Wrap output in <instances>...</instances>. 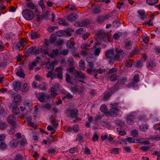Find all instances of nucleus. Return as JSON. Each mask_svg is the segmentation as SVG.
Masks as SVG:
<instances>
[{
    "instance_id": "1",
    "label": "nucleus",
    "mask_w": 160,
    "mask_h": 160,
    "mask_svg": "<svg viewBox=\"0 0 160 160\" xmlns=\"http://www.w3.org/2000/svg\"><path fill=\"white\" fill-rule=\"evenodd\" d=\"M54 62H52L50 64L47 65L46 67V69H50L51 71L48 72L46 74L47 77L48 78H51V79H53L58 78L60 79H62L63 78L62 71L63 69L62 67H57L55 70L54 72H52L54 68Z\"/></svg>"
},
{
    "instance_id": "2",
    "label": "nucleus",
    "mask_w": 160,
    "mask_h": 160,
    "mask_svg": "<svg viewBox=\"0 0 160 160\" xmlns=\"http://www.w3.org/2000/svg\"><path fill=\"white\" fill-rule=\"evenodd\" d=\"M22 14L24 18L28 20H32L35 17L34 12L28 8L23 10Z\"/></svg>"
},
{
    "instance_id": "3",
    "label": "nucleus",
    "mask_w": 160,
    "mask_h": 160,
    "mask_svg": "<svg viewBox=\"0 0 160 160\" xmlns=\"http://www.w3.org/2000/svg\"><path fill=\"white\" fill-rule=\"evenodd\" d=\"M67 114L69 117L74 118L78 115V111L77 109L75 108L68 109L67 111Z\"/></svg>"
},
{
    "instance_id": "4",
    "label": "nucleus",
    "mask_w": 160,
    "mask_h": 160,
    "mask_svg": "<svg viewBox=\"0 0 160 160\" xmlns=\"http://www.w3.org/2000/svg\"><path fill=\"white\" fill-rule=\"evenodd\" d=\"M119 111L116 108H112L109 112L106 113L105 116L107 117L110 116L112 117H115L118 114Z\"/></svg>"
},
{
    "instance_id": "5",
    "label": "nucleus",
    "mask_w": 160,
    "mask_h": 160,
    "mask_svg": "<svg viewBox=\"0 0 160 160\" xmlns=\"http://www.w3.org/2000/svg\"><path fill=\"white\" fill-rule=\"evenodd\" d=\"M110 17V15L109 14H107L104 16L100 15L97 18L96 21L99 24H102L105 20L108 18Z\"/></svg>"
},
{
    "instance_id": "6",
    "label": "nucleus",
    "mask_w": 160,
    "mask_h": 160,
    "mask_svg": "<svg viewBox=\"0 0 160 160\" xmlns=\"http://www.w3.org/2000/svg\"><path fill=\"white\" fill-rule=\"evenodd\" d=\"M157 63L154 60H150L147 62V67L151 70L154 69L157 66Z\"/></svg>"
},
{
    "instance_id": "7",
    "label": "nucleus",
    "mask_w": 160,
    "mask_h": 160,
    "mask_svg": "<svg viewBox=\"0 0 160 160\" xmlns=\"http://www.w3.org/2000/svg\"><path fill=\"white\" fill-rule=\"evenodd\" d=\"M138 18L140 20H143L146 18L147 15L145 13V11L143 10H139L137 11Z\"/></svg>"
},
{
    "instance_id": "8",
    "label": "nucleus",
    "mask_w": 160,
    "mask_h": 160,
    "mask_svg": "<svg viewBox=\"0 0 160 160\" xmlns=\"http://www.w3.org/2000/svg\"><path fill=\"white\" fill-rule=\"evenodd\" d=\"M114 54V50L113 49H108L105 52V58L106 59L111 60Z\"/></svg>"
},
{
    "instance_id": "9",
    "label": "nucleus",
    "mask_w": 160,
    "mask_h": 160,
    "mask_svg": "<svg viewBox=\"0 0 160 160\" xmlns=\"http://www.w3.org/2000/svg\"><path fill=\"white\" fill-rule=\"evenodd\" d=\"M5 136L4 135H0V148L1 149L5 150L6 148L4 139Z\"/></svg>"
},
{
    "instance_id": "10",
    "label": "nucleus",
    "mask_w": 160,
    "mask_h": 160,
    "mask_svg": "<svg viewBox=\"0 0 160 160\" xmlns=\"http://www.w3.org/2000/svg\"><path fill=\"white\" fill-rule=\"evenodd\" d=\"M90 23V21L87 19H85L83 20L82 22H76L74 25L76 27H84L86 25H88Z\"/></svg>"
},
{
    "instance_id": "11",
    "label": "nucleus",
    "mask_w": 160,
    "mask_h": 160,
    "mask_svg": "<svg viewBox=\"0 0 160 160\" xmlns=\"http://www.w3.org/2000/svg\"><path fill=\"white\" fill-rule=\"evenodd\" d=\"M67 46L73 52H75L76 48L75 47V44L74 43L70 40H68L67 43Z\"/></svg>"
},
{
    "instance_id": "12",
    "label": "nucleus",
    "mask_w": 160,
    "mask_h": 160,
    "mask_svg": "<svg viewBox=\"0 0 160 160\" xmlns=\"http://www.w3.org/2000/svg\"><path fill=\"white\" fill-rule=\"evenodd\" d=\"M19 143V140L18 139H13L10 141L9 145L10 146L13 148L17 147Z\"/></svg>"
},
{
    "instance_id": "13",
    "label": "nucleus",
    "mask_w": 160,
    "mask_h": 160,
    "mask_svg": "<svg viewBox=\"0 0 160 160\" xmlns=\"http://www.w3.org/2000/svg\"><path fill=\"white\" fill-rule=\"evenodd\" d=\"M100 10V7L98 5H93L91 8V12L94 14L99 13Z\"/></svg>"
},
{
    "instance_id": "14",
    "label": "nucleus",
    "mask_w": 160,
    "mask_h": 160,
    "mask_svg": "<svg viewBox=\"0 0 160 160\" xmlns=\"http://www.w3.org/2000/svg\"><path fill=\"white\" fill-rule=\"evenodd\" d=\"M120 58V55L118 54H116L113 55L112 58L111 60H109L108 63L112 65L114 62L115 61H118L119 60Z\"/></svg>"
},
{
    "instance_id": "15",
    "label": "nucleus",
    "mask_w": 160,
    "mask_h": 160,
    "mask_svg": "<svg viewBox=\"0 0 160 160\" xmlns=\"http://www.w3.org/2000/svg\"><path fill=\"white\" fill-rule=\"evenodd\" d=\"M134 117L133 115H130L127 117L126 122L128 124L132 125L134 123Z\"/></svg>"
},
{
    "instance_id": "16",
    "label": "nucleus",
    "mask_w": 160,
    "mask_h": 160,
    "mask_svg": "<svg viewBox=\"0 0 160 160\" xmlns=\"http://www.w3.org/2000/svg\"><path fill=\"white\" fill-rule=\"evenodd\" d=\"M103 72V70L101 68L98 69H93L92 70V73H94L93 76L95 78H98L97 76L98 73H102Z\"/></svg>"
},
{
    "instance_id": "17",
    "label": "nucleus",
    "mask_w": 160,
    "mask_h": 160,
    "mask_svg": "<svg viewBox=\"0 0 160 160\" xmlns=\"http://www.w3.org/2000/svg\"><path fill=\"white\" fill-rule=\"evenodd\" d=\"M74 77L77 79H84L85 78V74L82 72L77 71L74 76Z\"/></svg>"
},
{
    "instance_id": "18",
    "label": "nucleus",
    "mask_w": 160,
    "mask_h": 160,
    "mask_svg": "<svg viewBox=\"0 0 160 160\" xmlns=\"http://www.w3.org/2000/svg\"><path fill=\"white\" fill-rule=\"evenodd\" d=\"M16 75L19 77L22 78H24L25 77V74L23 69L22 68L19 69L17 70L16 72Z\"/></svg>"
},
{
    "instance_id": "19",
    "label": "nucleus",
    "mask_w": 160,
    "mask_h": 160,
    "mask_svg": "<svg viewBox=\"0 0 160 160\" xmlns=\"http://www.w3.org/2000/svg\"><path fill=\"white\" fill-rule=\"evenodd\" d=\"M36 47L35 46H31L30 47H27V48L26 52L28 53H30L32 55H34L35 49Z\"/></svg>"
},
{
    "instance_id": "20",
    "label": "nucleus",
    "mask_w": 160,
    "mask_h": 160,
    "mask_svg": "<svg viewBox=\"0 0 160 160\" xmlns=\"http://www.w3.org/2000/svg\"><path fill=\"white\" fill-rule=\"evenodd\" d=\"M19 140V142L21 146H24L26 145L28 142L24 136H22V137Z\"/></svg>"
},
{
    "instance_id": "21",
    "label": "nucleus",
    "mask_w": 160,
    "mask_h": 160,
    "mask_svg": "<svg viewBox=\"0 0 160 160\" xmlns=\"http://www.w3.org/2000/svg\"><path fill=\"white\" fill-rule=\"evenodd\" d=\"M39 96L38 99L41 102H43L45 101V94L44 92H40L38 94Z\"/></svg>"
},
{
    "instance_id": "22",
    "label": "nucleus",
    "mask_w": 160,
    "mask_h": 160,
    "mask_svg": "<svg viewBox=\"0 0 160 160\" xmlns=\"http://www.w3.org/2000/svg\"><path fill=\"white\" fill-rule=\"evenodd\" d=\"M16 118L12 115H10L7 118V122L9 124H13L15 123Z\"/></svg>"
},
{
    "instance_id": "23",
    "label": "nucleus",
    "mask_w": 160,
    "mask_h": 160,
    "mask_svg": "<svg viewBox=\"0 0 160 160\" xmlns=\"http://www.w3.org/2000/svg\"><path fill=\"white\" fill-rule=\"evenodd\" d=\"M98 37L99 38H102L104 39H106L108 38V34L107 33L102 32H100L97 34Z\"/></svg>"
},
{
    "instance_id": "24",
    "label": "nucleus",
    "mask_w": 160,
    "mask_h": 160,
    "mask_svg": "<svg viewBox=\"0 0 160 160\" xmlns=\"http://www.w3.org/2000/svg\"><path fill=\"white\" fill-rule=\"evenodd\" d=\"M133 60L130 59L127 60L125 62V66L128 68L131 67L133 64Z\"/></svg>"
},
{
    "instance_id": "25",
    "label": "nucleus",
    "mask_w": 160,
    "mask_h": 160,
    "mask_svg": "<svg viewBox=\"0 0 160 160\" xmlns=\"http://www.w3.org/2000/svg\"><path fill=\"white\" fill-rule=\"evenodd\" d=\"M133 42L131 41H127L124 43V48L127 49H131L132 48Z\"/></svg>"
},
{
    "instance_id": "26",
    "label": "nucleus",
    "mask_w": 160,
    "mask_h": 160,
    "mask_svg": "<svg viewBox=\"0 0 160 160\" xmlns=\"http://www.w3.org/2000/svg\"><path fill=\"white\" fill-rule=\"evenodd\" d=\"M14 88L15 90H20L21 87V82H15L14 84Z\"/></svg>"
},
{
    "instance_id": "27",
    "label": "nucleus",
    "mask_w": 160,
    "mask_h": 160,
    "mask_svg": "<svg viewBox=\"0 0 160 160\" xmlns=\"http://www.w3.org/2000/svg\"><path fill=\"white\" fill-rule=\"evenodd\" d=\"M112 93L106 91L104 93V96L103 98V100L104 101H106L108 100V98H109L111 95Z\"/></svg>"
},
{
    "instance_id": "28",
    "label": "nucleus",
    "mask_w": 160,
    "mask_h": 160,
    "mask_svg": "<svg viewBox=\"0 0 160 160\" xmlns=\"http://www.w3.org/2000/svg\"><path fill=\"white\" fill-rule=\"evenodd\" d=\"M27 122L28 125L29 126L34 128H36L37 127V125L35 123L31 122V118H28Z\"/></svg>"
},
{
    "instance_id": "29",
    "label": "nucleus",
    "mask_w": 160,
    "mask_h": 160,
    "mask_svg": "<svg viewBox=\"0 0 160 160\" xmlns=\"http://www.w3.org/2000/svg\"><path fill=\"white\" fill-rule=\"evenodd\" d=\"M77 18V17L76 14H70L68 17V20L70 21L75 20Z\"/></svg>"
},
{
    "instance_id": "30",
    "label": "nucleus",
    "mask_w": 160,
    "mask_h": 160,
    "mask_svg": "<svg viewBox=\"0 0 160 160\" xmlns=\"http://www.w3.org/2000/svg\"><path fill=\"white\" fill-rule=\"evenodd\" d=\"M58 23L61 25L64 26H67L68 24V22L63 18H59L58 19Z\"/></svg>"
},
{
    "instance_id": "31",
    "label": "nucleus",
    "mask_w": 160,
    "mask_h": 160,
    "mask_svg": "<svg viewBox=\"0 0 160 160\" xmlns=\"http://www.w3.org/2000/svg\"><path fill=\"white\" fill-rule=\"evenodd\" d=\"M158 0H147L146 2L149 5L153 6L158 2Z\"/></svg>"
},
{
    "instance_id": "32",
    "label": "nucleus",
    "mask_w": 160,
    "mask_h": 160,
    "mask_svg": "<svg viewBox=\"0 0 160 160\" xmlns=\"http://www.w3.org/2000/svg\"><path fill=\"white\" fill-rule=\"evenodd\" d=\"M45 51V49H43L41 48H38V49H35L34 55H37L39 53L43 52Z\"/></svg>"
},
{
    "instance_id": "33",
    "label": "nucleus",
    "mask_w": 160,
    "mask_h": 160,
    "mask_svg": "<svg viewBox=\"0 0 160 160\" xmlns=\"http://www.w3.org/2000/svg\"><path fill=\"white\" fill-rule=\"evenodd\" d=\"M47 84L45 82H42L40 86H38L40 89L42 90H46L47 89Z\"/></svg>"
},
{
    "instance_id": "34",
    "label": "nucleus",
    "mask_w": 160,
    "mask_h": 160,
    "mask_svg": "<svg viewBox=\"0 0 160 160\" xmlns=\"http://www.w3.org/2000/svg\"><path fill=\"white\" fill-rule=\"evenodd\" d=\"M51 92H52L51 94V98H55L57 95V93H55L56 89L53 87H51L50 89Z\"/></svg>"
},
{
    "instance_id": "35",
    "label": "nucleus",
    "mask_w": 160,
    "mask_h": 160,
    "mask_svg": "<svg viewBox=\"0 0 160 160\" xmlns=\"http://www.w3.org/2000/svg\"><path fill=\"white\" fill-rule=\"evenodd\" d=\"M22 98L20 95H18L14 96L13 98V101L16 103L19 102L21 100Z\"/></svg>"
},
{
    "instance_id": "36",
    "label": "nucleus",
    "mask_w": 160,
    "mask_h": 160,
    "mask_svg": "<svg viewBox=\"0 0 160 160\" xmlns=\"http://www.w3.org/2000/svg\"><path fill=\"white\" fill-rule=\"evenodd\" d=\"M29 89V87L28 85L26 83H24L22 87V92H27Z\"/></svg>"
},
{
    "instance_id": "37",
    "label": "nucleus",
    "mask_w": 160,
    "mask_h": 160,
    "mask_svg": "<svg viewBox=\"0 0 160 160\" xmlns=\"http://www.w3.org/2000/svg\"><path fill=\"white\" fill-rule=\"evenodd\" d=\"M148 129V126L146 124H142L139 126V129L143 132L146 131Z\"/></svg>"
},
{
    "instance_id": "38",
    "label": "nucleus",
    "mask_w": 160,
    "mask_h": 160,
    "mask_svg": "<svg viewBox=\"0 0 160 160\" xmlns=\"http://www.w3.org/2000/svg\"><path fill=\"white\" fill-rule=\"evenodd\" d=\"M118 78V76L116 74H112L110 77V80L111 81L115 82L116 81Z\"/></svg>"
},
{
    "instance_id": "39",
    "label": "nucleus",
    "mask_w": 160,
    "mask_h": 160,
    "mask_svg": "<svg viewBox=\"0 0 160 160\" xmlns=\"http://www.w3.org/2000/svg\"><path fill=\"white\" fill-rule=\"evenodd\" d=\"M101 51V48H97L95 49L94 52V54L96 56L98 57Z\"/></svg>"
},
{
    "instance_id": "40",
    "label": "nucleus",
    "mask_w": 160,
    "mask_h": 160,
    "mask_svg": "<svg viewBox=\"0 0 160 160\" xmlns=\"http://www.w3.org/2000/svg\"><path fill=\"white\" fill-rule=\"evenodd\" d=\"M68 70L69 72L72 73V74L74 75V76L78 71L75 70V68L73 67L69 68L68 69Z\"/></svg>"
},
{
    "instance_id": "41",
    "label": "nucleus",
    "mask_w": 160,
    "mask_h": 160,
    "mask_svg": "<svg viewBox=\"0 0 160 160\" xmlns=\"http://www.w3.org/2000/svg\"><path fill=\"white\" fill-rule=\"evenodd\" d=\"M79 67L81 70H83L85 68L84 62L83 60H81L79 62Z\"/></svg>"
},
{
    "instance_id": "42",
    "label": "nucleus",
    "mask_w": 160,
    "mask_h": 160,
    "mask_svg": "<svg viewBox=\"0 0 160 160\" xmlns=\"http://www.w3.org/2000/svg\"><path fill=\"white\" fill-rule=\"evenodd\" d=\"M127 81V78L126 77H122L119 80L120 83L121 84H124Z\"/></svg>"
},
{
    "instance_id": "43",
    "label": "nucleus",
    "mask_w": 160,
    "mask_h": 160,
    "mask_svg": "<svg viewBox=\"0 0 160 160\" xmlns=\"http://www.w3.org/2000/svg\"><path fill=\"white\" fill-rule=\"evenodd\" d=\"M43 0H40L38 3L39 5L41 6L43 11L45 10V7L44 3Z\"/></svg>"
},
{
    "instance_id": "44",
    "label": "nucleus",
    "mask_w": 160,
    "mask_h": 160,
    "mask_svg": "<svg viewBox=\"0 0 160 160\" xmlns=\"http://www.w3.org/2000/svg\"><path fill=\"white\" fill-rule=\"evenodd\" d=\"M37 33L38 32H32L31 34V38L32 39H35L37 38L38 37Z\"/></svg>"
},
{
    "instance_id": "45",
    "label": "nucleus",
    "mask_w": 160,
    "mask_h": 160,
    "mask_svg": "<svg viewBox=\"0 0 160 160\" xmlns=\"http://www.w3.org/2000/svg\"><path fill=\"white\" fill-rule=\"evenodd\" d=\"M20 112L19 108L17 107L14 108L12 110V113L15 115L18 114Z\"/></svg>"
},
{
    "instance_id": "46",
    "label": "nucleus",
    "mask_w": 160,
    "mask_h": 160,
    "mask_svg": "<svg viewBox=\"0 0 160 160\" xmlns=\"http://www.w3.org/2000/svg\"><path fill=\"white\" fill-rule=\"evenodd\" d=\"M118 70V68H113L111 69H109L108 71L107 72L108 74L109 75L110 74L116 72Z\"/></svg>"
},
{
    "instance_id": "47",
    "label": "nucleus",
    "mask_w": 160,
    "mask_h": 160,
    "mask_svg": "<svg viewBox=\"0 0 160 160\" xmlns=\"http://www.w3.org/2000/svg\"><path fill=\"white\" fill-rule=\"evenodd\" d=\"M100 110L102 112H104V113L105 115L106 113L107 112V108L106 107V106L105 105H102L100 107Z\"/></svg>"
},
{
    "instance_id": "48",
    "label": "nucleus",
    "mask_w": 160,
    "mask_h": 160,
    "mask_svg": "<svg viewBox=\"0 0 160 160\" xmlns=\"http://www.w3.org/2000/svg\"><path fill=\"white\" fill-rule=\"evenodd\" d=\"M8 124L6 122H2L0 123V129L1 130L5 129L7 127Z\"/></svg>"
},
{
    "instance_id": "49",
    "label": "nucleus",
    "mask_w": 160,
    "mask_h": 160,
    "mask_svg": "<svg viewBox=\"0 0 160 160\" xmlns=\"http://www.w3.org/2000/svg\"><path fill=\"white\" fill-rule=\"evenodd\" d=\"M119 151V148H113L110 150V152L114 154H118Z\"/></svg>"
},
{
    "instance_id": "50",
    "label": "nucleus",
    "mask_w": 160,
    "mask_h": 160,
    "mask_svg": "<svg viewBox=\"0 0 160 160\" xmlns=\"http://www.w3.org/2000/svg\"><path fill=\"white\" fill-rule=\"evenodd\" d=\"M26 6L30 8L31 9H33L35 8L34 4L32 2H29L26 4Z\"/></svg>"
},
{
    "instance_id": "51",
    "label": "nucleus",
    "mask_w": 160,
    "mask_h": 160,
    "mask_svg": "<svg viewBox=\"0 0 160 160\" xmlns=\"http://www.w3.org/2000/svg\"><path fill=\"white\" fill-rule=\"evenodd\" d=\"M119 88V85L118 84L116 83L115 84L114 86L112 89V90H111V92L112 93H113L117 90Z\"/></svg>"
},
{
    "instance_id": "52",
    "label": "nucleus",
    "mask_w": 160,
    "mask_h": 160,
    "mask_svg": "<svg viewBox=\"0 0 160 160\" xmlns=\"http://www.w3.org/2000/svg\"><path fill=\"white\" fill-rule=\"evenodd\" d=\"M71 76L68 74H66V80L68 83L70 84L71 85H73V83L70 81Z\"/></svg>"
},
{
    "instance_id": "53",
    "label": "nucleus",
    "mask_w": 160,
    "mask_h": 160,
    "mask_svg": "<svg viewBox=\"0 0 160 160\" xmlns=\"http://www.w3.org/2000/svg\"><path fill=\"white\" fill-rule=\"evenodd\" d=\"M143 65V62L142 60H140L138 61L135 65V66L138 68H140Z\"/></svg>"
},
{
    "instance_id": "54",
    "label": "nucleus",
    "mask_w": 160,
    "mask_h": 160,
    "mask_svg": "<svg viewBox=\"0 0 160 160\" xmlns=\"http://www.w3.org/2000/svg\"><path fill=\"white\" fill-rule=\"evenodd\" d=\"M120 25V23L118 21H115L112 23V25L113 27L116 28H117Z\"/></svg>"
},
{
    "instance_id": "55",
    "label": "nucleus",
    "mask_w": 160,
    "mask_h": 160,
    "mask_svg": "<svg viewBox=\"0 0 160 160\" xmlns=\"http://www.w3.org/2000/svg\"><path fill=\"white\" fill-rule=\"evenodd\" d=\"M70 90L73 93L78 92V89L77 88V86L74 85V87H71Z\"/></svg>"
},
{
    "instance_id": "56",
    "label": "nucleus",
    "mask_w": 160,
    "mask_h": 160,
    "mask_svg": "<svg viewBox=\"0 0 160 160\" xmlns=\"http://www.w3.org/2000/svg\"><path fill=\"white\" fill-rule=\"evenodd\" d=\"M131 135L134 137H137L138 135V131L136 130H133L131 132Z\"/></svg>"
},
{
    "instance_id": "57",
    "label": "nucleus",
    "mask_w": 160,
    "mask_h": 160,
    "mask_svg": "<svg viewBox=\"0 0 160 160\" xmlns=\"http://www.w3.org/2000/svg\"><path fill=\"white\" fill-rule=\"evenodd\" d=\"M65 31L64 30H60L56 32V35L58 37L62 36L65 33Z\"/></svg>"
},
{
    "instance_id": "58",
    "label": "nucleus",
    "mask_w": 160,
    "mask_h": 160,
    "mask_svg": "<svg viewBox=\"0 0 160 160\" xmlns=\"http://www.w3.org/2000/svg\"><path fill=\"white\" fill-rule=\"evenodd\" d=\"M139 80L140 79L139 75H135L133 78V81L135 82H138L139 81Z\"/></svg>"
},
{
    "instance_id": "59",
    "label": "nucleus",
    "mask_w": 160,
    "mask_h": 160,
    "mask_svg": "<svg viewBox=\"0 0 160 160\" xmlns=\"http://www.w3.org/2000/svg\"><path fill=\"white\" fill-rule=\"evenodd\" d=\"M76 139L79 142L83 141L84 140L83 136L82 135L79 134L78 135Z\"/></svg>"
},
{
    "instance_id": "60",
    "label": "nucleus",
    "mask_w": 160,
    "mask_h": 160,
    "mask_svg": "<svg viewBox=\"0 0 160 160\" xmlns=\"http://www.w3.org/2000/svg\"><path fill=\"white\" fill-rule=\"evenodd\" d=\"M142 39L143 40V41L145 43H147L149 41V38L147 36H143Z\"/></svg>"
},
{
    "instance_id": "61",
    "label": "nucleus",
    "mask_w": 160,
    "mask_h": 160,
    "mask_svg": "<svg viewBox=\"0 0 160 160\" xmlns=\"http://www.w3.org/2000/svg\"><path fill=\"white\" fill-rule=\"evenodd\" d=\"M19 43H20L21 47L23 48L27 44V40L26 39H22L21 40L20 42H19Z\"/></svg>"
},
{
    "instance_id": "62",
    "label": "nucleus",
    "mask_w": 160,
    "mask_h": 160,
    "mask_svg": "<svg viewBox=\"0 0 160 160\" xmlns=\"http://www.w3.org/2000/svg\"><path fill=\"white\" fill-rule=\"evenodd\" d=\"M58 27L57 26H53L52 27H49L48 30L49 32H53L55 29L58 28Z\"/></svg>"
},
{
    "instance_id": "63",
    "label": "nucleus",
    "mask_w": 160,
    "mask_h": 160,
    "mask_svg": "<svg viewBox=\"0 0 160 160\" xmlns=\"http://www.w3.org/2000/svg\"><path fill=\"white\" fill-rule=\"evenodd\" d=\"M122 34L121 32L116 33L113 35L114 38L116 39H119L120 36Z\"/></svg>"
},
{
    "instance_id": "64",
    "label": "nucleus",
    "mask_w": 160,
    "mask_h": 160,
    "mask_svg": "<svg viewBox=\"0 0 160 160\" xmlns=\"http://www.w3.org/2000/svg\"><path fill=\"white\" fill-rule=\"evenodd\" d=\"M153 128L155 129L158 130L160 133V123H158L155 124Z\"/></svg>"
}]
</instances>
